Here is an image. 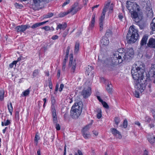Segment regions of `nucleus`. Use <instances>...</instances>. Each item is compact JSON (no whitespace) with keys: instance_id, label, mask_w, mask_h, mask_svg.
Instances as JSON below:
<instances>
[{"instance_id":"obj_9","label":"nucleus","mask_w":155,"mask_h":155,"mask_svg":"<svg viewBox=\"0 0 155 155\" xmlns=\"http://www.w3.org/2000/svg\"><path fill=\"white\" fill-rule=\"evenodd\" d=\"M30 27V26L28 25H21L17 26L15 28L17 32H23L26 29Z\"/></svg>"},{"instance_id":"obj_10","label":"nucleus","mask_w":155,"mask_h":155,"mask_svg":"<svg viewBox=\"0 0 155 155\" xmlns=\"http://www.w3.org/2000/svg\"><path fill=\"white\" fill-rule=\"evenodd\" d=\"M139 50L140 52L144 51L145 50V35L143 36L140 41Z\"/></svg>"},{"instance_id":"obj_1","label":"nucleus","mask_w":155,"mask_h":155,"mask_svg":"<svg viewBox=\"0 0 155 155\" xmlns=\"http://www.w3.org/2000/svg\"><path fill=\"white\" fill-rule=\"evenodd\" d=\"M145 67L140 65H134L131 69V73L134 82V87L142 93L145 89V80H143Z\"/></svg>"},{"instance_id":"obj_2","label":"nucleus","mask_w":155,"mask_h":155,"mask_svg":"<svg viewBox=\"0 0 155 155\" xmlns=\"http://www.w3.org/2000/svg\"><path fill=\"white\" fill-rule=\"evenodd\" d=\"M134 54V50L132 48L126 49L125 52L123 48L119 49L113 53L112 63L113 64H120L124 60L130 59L133 57Z\"/></svg>"},{"instance_id":"obj_60","label":"nucleus","mask_w":155,"mask_h":155,"mask_svg":"<svg viewBox=\"0 0 155 155\" xmlns=\"http://www.w3.org/2000/svg\"><path fill=\"white\" fill-rule=\"evenodd\" d=\"M45 75L47 76H49V71H45Z\"/></svg>"},{"instance_id":"obj_7","label":"nucleus","mask_w":155,"mask_h":155,"mask_svg":"<svg viewBox=\"0 0 155 155\" xmlns=\"http://www.w3.org/2000/svg\"><path fill=\"white\" fill-rule=\"evenodd\" d=\"M73 55L72 54H70V59L69 66L71 67V71L72 73H74L75 71L76 63L75 60H73Z\"/></svg>"},{"instance_id":"obj_51","label":"nucleus","mask_w":155,"mask_h":155,"mask_svg":"<svg viewBox=\"0 0 155 155\" xmlns=\"http://www.w3.org/2000/svg\"><path fill=\"white\" fill-rule=\"evenodd\" d=\"M64 87V85L63 84H60V87L59 89V91L60 92H61L63 89V88Z\"/></svg>"},{"instance_id":"obj_59","label":"nucleus","mask_w":155,"mask_h":155,"mask_svg":"<svg viewBox=\"0 0 155 155\" xmlns=\"http://www.w3.org/2000/svg\"><path fill=\"white\" fill-rule=\"evenodd\" d=\"M147 118H148L147 119V121L148 122V123H150V122L151 121V119L150 118V117H146Z\"/></svg>"},{"instance_id":"obj_30","label":"nucleus","mask_w":155,"mask_h":155,"mask_svg":"<svg viewBox=\"0 0 155 155\" xmlns=\"http://www.w3.org/2000/svg\"><path fill=\"white\" fill-rule=\"evenodd\" d=\"M53 15V14L52 13H48L47 14L43 15V18H48L52 17Z\"/></svg>"},{"instance_id":"obj_44","label":"nucleus","mask_w":155,"mask_h":155,"mask_svg":"<svg viewBox=\"0 0 155 155\" xmlns=\"http://www.w3.org/2000/svg\"><path fill=\"white\" fill-rule=\"evenodd\" d=\"M102 105H103V107L107 109L109 108V106L107 104L105 101H103L101 103Z\"/></svg>"},{"instance_id":"obj_45","label":"nucleus","mask_w":155,"mask_h":155,"mask_svg":"<svg viewBox=\"0 0 155 155\" xmlns=\"http://www.w3.org/2000/svg\"><path fill=\"white\" fill-rule=\"evenodd\" d=\"M16 61H14L12 63L10 64L9 65V67L10 68H12L14 66V65H16Z\"/></svg>"},{"instance_id":"obj_42","label":"nucleus","mask_w":155,"mask_h":155,"mask_svg":"<svg viewBox=\"0 0 155 155\" xmlns=\"http://www.w3.org/2000/svg\"><path fill=\"white\" fill-rule=\"evenodd\" d=\"M135 89H136V90L135 91L134 93V95L137 98H139V93L137 91H140H140H138L136 88Z\"/></svg>"},{"instance_id":"obj_37","label":"nucleus","mask_w":155,"mask_h":155,"mask_svg":"<svg viewBox=\"0 0 155 155\" xmlns=\"http://www.w3.org/2000/svg\"><path fill=\"white\" fill-rule=\"evenodd\" d=\"M90 127L89 125L86 126L82 130V132H86L90 129Z\"/></svg>"},{"instance_id":"obj_26","label":"nucleus","mask_w":155,"mask_h":155,"mask_svg":"<svg viewBox=\"0 0 155 155\" xmlns=\"http://www.w3.org/2000/svg\"><path fill=\"white\" fill-rule=\"evenodd\" d=\"M155 18H153L150 25V28L153 31H155V23H154V21Z\"/></svg>"},{"instance_id":"obj_61","label":"nucleus","mask_w":155,"mask_h":155,"mask_svg":"<svg viewBox=\"0 0 155 155\" xmlns=\"http://www.w3.org/2000/svg\"><path fill=\"white\" fill-rule=\"evenodd\" d=\"M99 6V5H95L94 6V7H93L92 8V9L93 10L95 8H97Z\"/></svg>"},{"instance_id":"obj_54","label":"nucleus","mask_w":155,"mask_h":155,"mask_svg":"<svg viewBox=\"0 0 155 155\" xmlns=\"http://www.w3.org/2000/svg\"><path fill=\"white\" fill-rule=\"evenodd\" d=\"M97 97L99 101L101 103L103 102V100L101 99V97L99 96H97Z\"/></svg>"},{"instance_id":"obj_57","label":"nucleus","mask_w":155,"mask_h":155,"mask_svg":"<svg viewBox=\"0 0 155 155\" xmlns=\"http://www.w3.org/2000/svg\"><path fill=\"white\" fill-rule=\"evenodd\" d=\"M49 88L50 89H52V84L51 82H49Z\"/></svg>"},{"instance_id":"obj_63","label":"nucleus","mask_w":155,"mask_h":155,"mask_svg":"<svg viewBox=\"0 0 155 155\" xmlns=\"http://www.w3.org/2000/svg\"><path fill=\"white\" fill-rule=\"evenodd\" d=\"M48 21H43V22H40V23L41 24V25H42L45 24V23H47Z\"/></svg>"},{"instance_id":"obj_24","label":"nucleus","mask_w":155,"mask_h":155,"mask_svg":"<svg viewBox=\"0 0 155 155\" xmlns=\"http://www.w3.org/2000/svg\"><path fill=\"white\" fill-rule=\"evenodd\" d=\"M8 108L11 115H12L13 108L12 104L11 102H10L9 104H8Z\"/></svg>"},{"instance_id":"obj_21","label":"nucleus","mask_w":155,"mask_h":155,"mask_svg":"<svg viewBox=\"0 0 155 155\" xmlns=\"http://www.w3.org/2000/svg\"><path fill=\"white\" fill-rule=\"evenodd\" d=\"M51 110H55V99L54 97L52 95L51 98Z\"/></svg>"},{"instance_id":"obj_55","label":"nucleus","mask_w":155,"mask_h":155,"mask_svg":"<svg viewBox=\"0 0 155 155\" xmlns=\"http://www.w3.org/2000/svg\"><path fill=\"white\" fill-rule=\"evenodd\" d=\"M60 72H61L60 70H58V71L57 75V77L58 78H59L60 77Z\"/></svg>"},{"instance_id":"obj_52","label":"nucleus","mask_w":155,"mask_h":155,"mask_svg":"<svg viewBox=\"0 0 155 155\" xmlns=\"http://www.w3.org/2000/svg\"><path fill=\"white\" fill-rule=\"evenodd\" d=\"M119 19L120 20H121L122 18H123V15L121 13H119L118 16Z\"/></svg>"},{"instance_id":"obj_56","label":"nucleus","mask_w":155,"mask_h":155,"mask_svg":"<svg viewBox=\"0 0 155 155\" xmlns=\"http://www.w3.org/2000/svg\"><path fill=\"white\" fill-rule=\"evenodd\" d=\"M139 27H140V28L141 29H142L144 28L145 26H144V25H139Z\"/></svg>"},{"instance_id":"obj_11","label":"nucleus","mask_w":155,"mask_h":155,"mask_svg":"<svg viewBox=\"0 0 155 155\" xmlns=\"http://www.w3.org/2000/svg\"><path fill=\"white\" fill-rule=\"evenodd\" d=\"M81 111V110H71V117L74 119L78 118L80 115Z\"/></svg>"},{"instance_id":"obj_18","label":"nucleus","mask_w":155,"mask_h":155,"mask_svg":"<svg viewBox=\"0 0 155 155\" xmlns=\"http://www.w3.org/2000/svg\"><path fill=\"white\" fill-rule=\"evenodd\" d=\"M147 45L148 47L151 48H155V39L150 38L147 44Z\"/></svg>"},{"instance_id":"obj_23","label":"nucleus","mask_w":155,"mask_h":155,"mask_svg":"<svg viewBox=\"0 0 155 155\" xmlns=\"http://www.w3.org/2000/svg\"><path fill=\"white\" fill-rule=\"evenodd\" d=\"M11 124L10 120H6L5 119H4V121L2 122V126H8Z\"/></svg>"},{"instance_id":"obj_25","label":"nucleus","mask_w":155,"mask_h":155,"mask_svg":"<svg viewBox=\"0 0 155 155\" xmlns=\"http://www.w3.org/2000/svg\"><path fill=\"white\" fill-rule=\"evenodd\" d=\"M112 86L111 84H108L106 87V90L108 93L111 94L112 92Z\"/></svg>"},{"instance_id":"obj_6","label":"nucleus","mask_w":155,"mask_h":155,"mask_svg":"<svg viewBox=\"0 0 155 155\" xmlns=\"http://www.w3.org/2000/svg\"><path fill=\"white\" fill-rule=\"evenodd\" d=\"M147 78L146 81H149L151 82L153 81L155 84V64H152L151 67L147 70V73L146 72Z\"/></svg>"},{"instance_id":"obj_40","label":"nucleus","mask_w":155,"mask_h":155,"mask_svg":"<svg viewBox=\"0 0 155 155\" xmlns=\"http://www.w3.org/2000/svg\"><path fill=\"white\" fill-rule=\"evenodd\" d=\"M114 121L115 124L117 125H118L120 121V119L119 117H116L114 118Z\"/></svg>"},{"instance_id":"obj_12","label":"nucleus","mask_w":155,"mask_h":155,"mask_svg":"<svg viewBox=\"0 0 155 155\" xmlns=\"http://www.w3.org/2000/svg\"><path fill=\"white\" fill-rule=\"evenodd\" d=\"M91 89L90 87L84 89L82 92L81 94L84 98L89 97L91 94Z\"/></svg>"},{"instance_id":"obj_48","label":"nucleus","mask_w":155,"mask_h":155,"mask_svg":"<svg viewBox=\"0 0 155 155\" xmlns=\"http://www.w3.org/2000/svg\"><path fill=\"white\" fill-rule=\"evenodd\" d=\"M70 2V0H66L63 4L62 7H64L66 5L68 4Z\"/></svg>"},{"instance_id":"obj_64","label":"nucleus","mask_w":155,"mask_h":155,"mask_svg":"<svg viewBox=\"0 0 155 155\" xmlns=\"http://www.w3.org/2000/svg\"><path fill=\"white\" fill-rule=\"evenodd\" d=\"M37 155H41V151L40 150H38L37 151Z\"/></svg>"},{"instance_id":"obj_32","label":"nucleus","mask_w":155,"mask_h":155,"mask_svg":"<svg viewBox=\"0 0 155 155\" xmlns=\"http://www.w3.org/2000/svg\"><path fill=\"white\" fill-rule=\"evenodd\" d=\"M97 117L98 119L101 118L102 116V112L100 109H98L97 111Z\"/></svg>"},{"instance_id":"obj_13","label":"nucleus","mask_w":155,"mask_h":155,"mask_svg":"<svg viewBox=\"0 0 155 155\" xmlns=\"http://www.w3.org/2000/svg\"><path fill=\"white\" fill-rule=\"evenodd\" d=\"M110 131L112 134L117 138L120 139L122 136L120 133L115 128H112L110 129Z\"/></svg>"},{"instance_id":"obj_49","label":"nucleus","mask_w":155,"mask_h":155,"mask_svg":"<svg viewBox=\"0 0 155 155\" xmlns=\"http://www.w3.org/2000/svg\"><path fill=\"white\" fill-rule=\"evenodd\" d=\"M55 128L57 130H59L60 129V126L59 124L56 123Z\"/></svg>"},{"instance_id":"obj_4","label":"nucleus","mask_w":155,"mask_h":155,"mask_svg":"<svg viewBox=\"0 0 155 155\" xmlns=\"http://www.w3.org/2000/svg\"><path fill=\"white\" fill-rule=\"evenodd\" d=\"M138 32L137 30L134 25L130 27L126 38L128 43L131 44L136 41L138 37Z\"/></svg>"},{"instance_id":"obj_19","label":"nucleus","mask_w":155,"mask_h":155,"mask_svg":"<svg viewBox=\"0 0 155 155\" xmlns=\"http://www.w3.org/2000/svg\"><path fill=\"white\" fill-rule=\"evenodd\" d=\"M53 121L54 123H57L58 122V119L57 116L56 112L55 110H51Z\"/></svg>"},{"instance_id":"obj_47","label":"nucleus","mask_w":155,"mask_h":155,"mask_svg":"<svg viewBox=\"0 0 155 155\" xmlns=\"http://www.w3.org/2000/svg\"><path fill=\"white\" fill-rule=\"evenodd\" d=\"M70 49V47L69 46H68L67 48V50L66 52V56H68Z\"/></svg>"},{"instance_id":"obj_46","label":"nucleus","mask_w":155,"mask_h":155,"mask_svg":"<svg viewBox=\"0 0 155 155\" xmlns=\"http://www.w3.org/2000/svg\"><path fill=\"white\" fill-rule=\"evenodd\" d=\"M42 29H44L46 31H48L50 30V28L49 26H46L42 28Z\"/></svg>"},{"instance_id":"obj_17","label":"nucleus","mask_w":155,"mask_h":155,"mask_svg":"<svg viewBox=\"0 0 155 155\" xmlns=\"http://www.w3.org/2000/svg\"><path fill=\"white\" fill-rule=\"evenodd\" d=\"M49 1V0H33L34 3L36 6H39L41 2H43L46 3H48Z\"/></svg>"},{"instance_id":"obj_5","label":"nucleus","mask_w":155,"mask_h":155,"mask_svg":"<svg viewBox=\"0 0 155 155\" xmlns=\"http://www.w3.org/2000/svg\"><path fill=\"white\" fill-rule=\"evenodd\" d=\"M110 0H107V2H106L104 5V6L103 9V12L101 15L99 19V26L100 31H102L103 28L104 21L105 18V15L106 12L108 10L109 8V5H110L109 12L111 13L112 12L113 8L114 5L113 4L110 5Z\"/></svg>"},{"instance_id":"obj_31","label":"nucleus","mask_w":155,"mask_h":155,"mask_svg":"<svg viewBox=\"0 0 155 155\" xmlns=\"http://www.w3.org/2000/svg\"><path fill=\"white\" fill-rule=\"evenodd\" d=\"M39 73V70L38 69H35L33 71L32 75L34 78L37 76Z\"/></svg>"},{"instance_id":"obj_34","label":"nucleus","mask_w":155,"mask_h":155,"mask_svg":"<svg viewBox=\"0 0 155 155\" xmlns=\"http://www.w3.org/2000/svg\"><path fill=\"white\" fill-rule=\"evenodd\" d=\"M112 34V32L110 30H107L106 31V32L105 34V37H108L111 36Z\"/></svg>"},{"instance_id":"obj_27","label":"nucleus","mask_w":155,"mask_h":155,"mask_svg":"<svg viewBox=\"0 0 155 155\" xmlns=\"http://www.w3.org/2000/svg\"><path fill=\"white\" fill-rule=\"evenodd\" d=\"M82 134L83 137L85 139H88L91 137V135L90 133H87V132H82Z\"/></svg>"},{"instance_id":"obj_53","label":"nucleus","mask_w":155,"mask_h":155,"mask_svg":"<svg viewBox=\"0 0 155 155\" xmlns=\"http://www.w3.org/2000/svg\"><path fill=\"white\" fill-rule=\"evenodd\" d=\"M58 38V36L57 35H54L51 38V39L53 40L57 39Z\"/></svg>"},{"instance_id":"obj_20","label":"nucleus","mask_w":155,"mask_h":155,"mask_svg":"<svg viewBox=\"0 0 155 155\" xmlns=\"http://www.w3.org/2000/svg\"><path fill=\"white\" fill-rule=\"evenodd\" d=\"M67 26V24L65 22L63 23L62 24H60L58 25L56 28V30H58V29H59L64 30L66 28Z\"/></svg>"},{"instance_id":"obj_14","label":"nucleus","mask_w":155,"mask_h":155,"mask_svg":"<svg viewBox=\"0 0 155 155\" xmlns=\"http://www.w3.org/2000/svg\"><path fill=\"white\" fill-rule=\"evenodd\" d=\"M80 9V8H79L78 6L74 4V5L72 6L71 8L68 10V12L69 13H71L72 15H74Z\"/></svg>"},{"instance_id":"obj_3","label":"nucleus","mask_w":155,"mask_h":155,"mask_svg":"<svg viewBox=\"0 0 155 155\" xmlns=\"http://www.w3.org/2000/svg\"><path fill=\"white\" fill-rule=\"evenodd\" d=\"M126 4L133 20L136 23L139 22L143 18V14L140 9L139 6L135 2L128 1H127Z\"/></svg>"},{"instance_id":"obj_62","label":"nucleus","mask_w":155,"mask_h":155,"mask_svg":"<svg viewBox=\"0 0 155 155\" xmlns=\"http://www.w3.org/2000/svg\"><path fill=\"white\" fill-rule=\"evenodd\" d=\"M66 146L65 145L64 150V152L63 155H66Z\"/></svg>"},{"instance_id":"obj_8","label":"nucleus","mask_w":155,"mask_h":155,"mask_svg":"<svg viewBox=\"0 0 155 155\" xmlns=\"http://www.w3.org/2000/svg\"><path fill=\"white\" fill-rule=\"evenodd\" d=\"M146 6V15L149 18H152L153 16V12L152 9L150 2L149 1H147Z\"/></svg>"},{"instance_id":"obj_22","label":"nucleus","mask_w":155,"mask_h":155,"mask_svg":"<svg viewBox=\"0 0 155 155\" xmlns=\"http://www.w3.org/2000/svg\"><path fill=\"white\" fill-rule=\"evenodd\" d=\"M95 15V14H94L92 16L91 23L89 25L90 27H91V28L93 27L94 25Z\"/></svg>"},{"instance_id":"obj_29","label":"nucleus","mask_w":155,"mask_h":155,"mask_svg":"<svg viewBox=\"0 0 155 155\" xmlns=\"http://www.w3.org/2000/svg\"><path fill=\"white\" fill-rule=\"evenodd\" d=\"M4 91L2 89H0V100L1 101L4 99Z\"/></svg>"},{"instance_id":"obj_36","label":"nucleus","mask_w":155,"mask_h":155,"mask_svg":"<svg viewBox=\"0 0 155 155\" xmlns=\"http://www.w3.org/2000/svg\"><path fill=\"white\" fill-rule=\"evenodd\" d=\"M15 7L17 8L21 9L23 7L21 4H19L17 3H15L14 4Z\"/></svg>"},{"instance_id":"obj_41","label":"nucleus","mask_w":155,"mask_h":155,"mask_svg":"<svg viewBox=\"0 0 155 155\" xmlns=\"http://www.w3.org/2000/svg\"><path fill=\"white\" fill-rule=\"evenodd\" d=\"M69 13L68 12H65L63 13H61L59 14V16L60 17H63L64 16L68 15Z\"/></svg>"},{"instance_id":"obj_35","label":"nucleus","mask_w":155,"mask_h":155,"mask_svg":"<svg viewBox=\"0 0 155 155\" xmlns=\"http://www.w3.org/2000/svg\"><path fill=\"white\" fill-rule=\"evenodd\" d=\"M40 137L39 136L37 135V134L35 135V143H36V145H37L38 143V140H40Z\"/></svg>"},{"instance_id":"obj_15","label":"nucleus","mask_w":155,"mask_h":155,"mask_svg":"<svg viewBox=\"0 0 155 155\" xmlns=\"http://www.w3.org/2000/svg\"><path fill=\"white\" fill-rule=\"evenodd\" d=\"M71 110H81L82 111V105L80 103H75L72 106Z\"/></svg>"},{"instance_id":"obj_50","label":"nucleus","mask_w":155,"mask_h":155,"mask_svg":"<svg viewBox=\"0 0 155 155\" xmlns=\"http://www.w3.org/2000/svg\"><path fill=\"white\" fill-rule=\"evenodd\" d=\"M75 155H83L81 151L79 150H78V153H75Z\"/></svg>"},{"instance_id":"obj_33","label":"nucleus","mask_w":155,"mask_h":155,"mask_svg":"<svg viewBox=\"0 0 155 155\" xmlns=\"http://www.w3.org/2000/svg\"><path fill=\"white\" fill-rule=\"evenodd\" d=\"M147 140L151 144H153L154 143L155 141V137L153 138L152 137H148Z\"/></svg>"},{"instance_id":"obj_39","label":"nucleus","mask_w":155,"mask_h":155,"mask_svg":"<svg viewBox=\"0 0 155 155\" xmlns=\"http://www.w3.org/2000/svg\"><path fill=\"white\" fill-rule=\"evenodd\" d=\"M41 26L40 22H38L33 24L31 27L32 28H35Z\"/></svg>"},{"instance_id":"obj_58","label":"nucleus","mask_w":155,"mask_h":155,"mask_svg":"<svg viewBox=\"0 0 155 155\" xmlns=\"http://www.w3.org/2000/svg\"><path fill=\"white\" fill-rule=\"evenodd\" d=\"M93 133L94 134L95 136H97L98 134V132L95 130H94L93 131Z\"/></svg>"},{"instance_id":"obj_38","label":"nucleus","mask_w":155,"mask_h":155,"mask_svg":"<svg viewBox=\"0 0 155 155\" xmlns=\"http://www.w3.org/2000/svg\"><path fill=\"white\" fill-rule=\"evenodd\" d=\"M30 90L29 88L27 89L24 91L22 93L23 94L24 96H26L28 95L30 93Z\"/></svg>"},{"instance_id":"obj_28","label":"nucleus","mask_w":155,"mask_h":155,"mask_svg":"<svg viewBox=\"0 0 155 155\" xmlns=\"http://www.w3.org/2000/svg\"><path fill=\"white\" fill-rule=\"evenodd\" d=\"M79 42H76L75 45L74 52L77 53L79 50Z\"/></svg>"},{"instance_id":"obj_16","label":"nucleus","mask_w":155,"mask_h":155,"mask_svg":"<svg viewBox=\"0 0 155 155\" xmlns=\"http://www.w3.org/2000/svg\"><path fill=\"white\" fill-rule=\"evenodd\" d=\"M101 45L102 46H107L109 44V40L107 37H104L101 41Z\"/></svg>"},{"instance_id":"obj_43","label":"nucleus","mask_w":155,"mask_h":155,"mask_svg":"<svg viewBox=\"0 0 155 155\" xmlns=\"http://www.w3.org/2000/svg\"><path fill=\"white\" fill-rule=\"evenodd\" d=\"M127 126V121L126 120H124L123 123V127L125 128H126Z\"/></svg>"}]
</instances>
